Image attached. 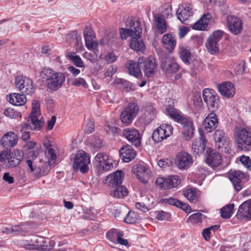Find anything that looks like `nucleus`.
Segmentation results:
<instances>
[{
  "label": "nucleus",
  "instance_id": "24",
  "mask_svg": "<svg viewBox=\"0 0 251 251\" xmlns=\"http://www.w3.org/2000/svg\"><path fill=\"white\" fill-rule=\"evenodd\" d=\"M18 140L17 134L14 132L9 131L3 135L0 140V144L6 149H11L16 146Z\"/></svg>",
  "mask_w": 251,
  "mask_h": 251
},
{
  "label": "nucleus",
  "instance_id": "9",
  "mask_svg": "<svg viewBox=\"0 0 251 251\" xmlns=\"http://www.w3.org/2000/svg\"><path fill=\"white\" fill-rule=\"evenodd\" d=\"M138 61L141 69L143 70L145 75L147 77L152 76L156 71L157 64L153 57H149L145 58L140 57Z\"/></svg>",
  "mask_w": 251,
  "mask_h": 251
},
{
  "label": "nucleus",
  "instance_id": "33",
  "mask_svg": "<svg viewBox=\"0 0 251 251\" xmlns=\"http://www.w3.org/2000/svg\"><path fill=\"white\" fill-rule=\"evenodd\" d=\"M212 21V15L209 13L204 14L201 18L193 25V28L196 30H204Z\"/></svg>",
  "mask_w": 251,
  "mask_h": 251
},
{
  "label": "nucleus",
  "instance_id": "1",
  "mask_svg": "<svg viewBox=\"0 0 251 251\" xmlns=\"http://www.w3.org/2000/svg\"><path fill=\"white\" fill-rule=\"evenodd\" d=\"M166 112L176 122L183 126L182 133L185 140H188L191 139L194 130L193 123L189 121L182 113L171 105L166 106Z\"/></svg>",
  "mask_w": 251,
  "mask_h": 251
},
{
  "label": "nucleus",
  "instance_id": "14",
  "mask_svg": "<svg viewBox=\"0 0 251 251\" xmlns=\"http://www.w3.org/2000/svg\"><path fill=\"white\" fill-rule=\"evenodd\" d=\"M31 243L25 244V248L28 250H37L39 251H47L50 248H48V240L42 237L34 236L30 240Z\"/></svg>",
  "mask_w": 251,
  "mask_h": 251
},
{
  "label": "nucleus",
  "instance_id": "58",
  "mask_svg": "<svg viewBox=\"0 0 251 251\" xmlns=\"http://www.w3.org/2000/svg\"><path fill=\"white\" fill-rule=\"evenodd\" d=\"M240 161L247 168L250 169L251 168V160L249 156L242 155L240 157Z\"/></svg>",
  "mask_w": 251,
  "mask_h": 251
},
{
  "label": "nucleus",
  "instance_id": "26",
  "mask_svg": "<svg viewBox=\"0 0 251 251\" xmlns=\"http://www.w3.org/2000/svg\"><path fill=\"white\" fill-rule=\"evenodd\" d=\"M217 87L219 93L226 98H232L235 94V88L230 82L226 81L219 84Z\"/></svg>",
  "mask_w": 251,
  "mask_h": 251
},
{
  "label": "nucleus",
  "instance_id": "23",
  "mask_svg": "<svg viewBox=\"0 0 251 251\" xmlns=\"http://www.w3.org/2000/svg\"><path fill=\"white\" fill-rule=\"evenodd\" d=\"M123 134L132 145L135 147H138L140 145L141 136L137 129L127 128L123 130Z\"/></svg>",
  "mask_w": 251,
  "mask_h": 251
},
{
  "label": "nucleus",
  "instance_id": "57",
  "mask_svg": "<svg viewBox=\"0 0 251 251\" xmlns=\"http://www.w3.org/2000/svg\"><path fill=\"white\" fill-rule=\"evenodd\" d=\"M118 232L116 229H112L107 232L106 237L108 240L114 242L116 240L117 234Z\"/></svg>",
  "mask_w": 251,
  "mask_h": 251
},
{
  "label": "nucleus",
  "instance_id": "53",
  "mask_svg": "<svg viewBox=\"0 0 251 251\" xmlns=\"http://www.w3.org/2000/svg\"><path fill=\"white\" fill-rule=\"evenodd\" d=\"M161 201L163 204H169L170 205L176 206V207H177L178 204L180 203V201L179 200L172 197L163 199L161 200Z\"/></svg>",
  "mask_w": 251,
  "mask_h": 251
},
{
  "label": "nucleus",
  "instance_id": "29",
  "mask_svg": "<svg viewBox=\"0 0 251 251\" xmlns=\"http://www.w3.org/2000/svg\"><path fill=\"white\" fill-rule=\"evenodd\" d=\"M120 155L125 162L128 163L135 158L136 151L129 145L122 147L119 151Z\"/></svg>",
  "mask_w": 251,
  "mask_h": 251
},
{
  "label": "nucleus",
  "instance_id": "44",
  "mask_svg": "<svg viewBox=\"0 0 251 251\" xmlns=\"http://www.w3.org/2000/svg\"><path fill=\"white\" fill-rule=\"evenodd\" d=\"M67 57L77 67L84 68L85 64L79 56L76 54L74 52L70 51L68 52Z\"/></svg>",
  "mask_w": 251,
  "mask_h": 251
},
{
  "label": "nucleus",
  "instance_id": "39",
  "mask_svg": "<svg viewBox=\"0 0 251 251\" xmlns=\"http://www.w3.org/2000/svg\"><path fill=\"white\" fill-rule=\"evenodd\" d=\"M126 65L130 75L136 77H138L142 75L141 67L139 64L138 61V63H136L134 61L129 60L127 62Z\"/></svg>",
  "mask_w": 251,
  "mask_h": 251
},
{
  "label": "nucleus",
  "instance_id": "12",
  "mask_svg": "<svg viewBox=\"0 0 251 251\" xmlns=\"http://www.w3.org/2000/svg\"><path fill=\"white\" fill-rule=\"evenodd\" d=\"M173 128L170 125L163 124L157 128L152 133V138L156 143H159L170 136L173 133Z\"/></svg>",
  "mask_w": 251,
  "mask_h": 251
},
{
  "label": "nucleus",
  "instance_id": "45",
  "mask_svg": "<svg viewBox=\"0 0 251 251\" xmlns=\"http://www.w3.org/2000/svg\"><path fill=\"white\" fill-rule=\"evenodd\" d=\"M234 207V204H228L221 208L222 217L225 219H228L231 217L233 214Z\"/></svg>",
  "mask_w": 251,
  "mask_h": 251
},
{
  "label": "nucleus",
  "instance_id": "54",
  "mask_svg": "<svg viewBox=\"0 0 251 251\" xmlns=\"http://www.w3.org/2000/svg\"><path fill=\"white\" fill-rule=\"evenodd\" d=\"M91 145L96 148H100L102 147V141L98 137L93 136L89 139Z\"/></svg>",
  "mask_w": 251,
  "mask_h": 251
},
{
  "label": "nucleus",
  "instance_id": "7",
  "mask_svg": "<svg viewBox=\"0 0 251 251\" xmlns=\"http://www.w3.org/2000/svg\"><path fill=\"white\" fill-rule=\"evenodd\" d=\"M139 111L136 103H128L121 112L120 119L123 123L128 125L132 122Z\"/></svg>",
  "mask_w": 251,
  "mask_h": 251
},
{
  "label": "nucleus",
  "instance_id": "30",
  "mask_svg": "<svg viewBox=\"0 0 251 251\" xmlns=\"http://www.w3.org/2000/svg\"><path fill=\"white\" fill-rule=\"evenodd\" d=\"M40 108V102L37 100H33L32 103V111L29 119L27 121L35 124L40 122L41 126H42L43 122L41 119H39L41 114Z\"/></svg>",
  "mask_w": 251,
  "mask_h": 251
},
{
  "label": "nucleus",
  "instance_id": "34",
  "mask_svg": "<svg viewBox=\"0 0 251 251\" xmlns=\"http://www.w3.org/2000/svg\"><path fill=\"white\" fill-rule=\"evenodd\" d=\"M141 34L139 35H135L129 41V45L131 49L137 52H142L145 49V46L142 39L141 38Z\"/></svg>",
  "mask_w": 251,
  "mask_h": 251
},
{
  "label": "nucleus",
  "instance_id": "17",
  "mask_svg": "<svg viewBox=\"0 0 251 251\" xmlns=\"http://www.w3.org/2000/svg\"><path fill=\"white\" fill-rule=\"evenodd\" d=\"M132 173L135 174L140 182L147 183L151 177V172L146 165L140 164L134 166L132 168Z\"/></svg>",
  "mask_w": 251,
  "mask_h": 251
},
{
  "label": "nucleus",
  "instance_id": "25",
  "mask_svg": "<svg viewBox=\"0 0 251 251\" xmlns=\"http://www.w3.org/2000/svg\"><path fill=\"white\" fill-rule=\"evenodd\" d=\"M227 24L229 30L234 34L240 33L242 28L241 20L236 17L228 16L227 18Z\"/></svg>",
  "mask_w": 251,
  "mask_h": 251
},
{
  "label": "nucleus",
  "instance_id": "43",
  "mask_svg": "<svg viewBox=\"0 0 251 251\" xmlns=\"http://www.w3.org/2000/svg\"><path fill=\"white\" fill-rule=\"evenodd\" d=\"M114 188L111 195L115 198H123L128 195V191L124 185H120Z\"/></svg>",
  "mask_w": 251,
  "mask_h": 251
},
{
  "label": "nucleus",
  "instance_id": "49",
  "mask_svg": "<svg viewBox=\"0 0 251 251\" xmlns=\"http://www.w3.org/2000/svg\"><path fill=\"white\" fill-rule=\"evenodd\" d=\"M85 46L88 50H95L98 47V43L94 40L93 35L84 37Z\"/></svg>",
  "mask_w": 251,
  "mask_h": 251
},
{
  "label": "nucleus",
  "instance_id": "51",
  "mask_svg": "<svg viewBox=\"0 0 251 251\" xmlns=\"http://www.w3.org/2000/svg\"><path fill=\"white\" fill-rule=\"evenodd\" d=\"M116 83L123 85L124 89L127 92H130L133 90L132 83L125 79L118 78L116 80Z\"/></svg>",
  "mask_w": 251,
  "mask_h": 251
},
{
  "label": "nucleus",
  "instance_id": "18",
  "mask_svg": "<svg viewBox=\"0 0 251 251\" xmlns=\"http://www.w3.org/2000/svg\"><path fill=\"white\" fill-rule=\"evenodd\" d=\"M206 163L213 168L219 166L222 162L220 154L212 149L208 148L206 151Z\"/></svg>",
  "mask_w": 251,
  "mask_h": 251
},
{
  "label": "nucleus",
  "instance_id": "41",
  "mask_svg": "<svg viewBox=\"0 0 251 251\" xmlns=\"http://www.w3.org/2000/svg\"><path fill=\"white\" fill-rule=\"evenodd\" d=\"M18 153L17 155L16 152L9 154L7 157L8 163L6 165L8 167L13 168L18 165L22 159V155L19 151L16 152Z\"/></svg>",
  "mask_w": 251,
  "mask_h": 251
},
{
  "label": "nucleus",
  "instance_id": "21",
  "mask_svg": "<svg viewBox=\"0 0 251 251\" xmlns=\"http://www.w3.org/2000/svg\"><path fill=\"white\" fill-rule=\"evenodd\" d=\"M124 177V174L121 170H117L109 175L105 180V184L112 187L121 185Z\"/></svg>",
  "mask_w": 251,
  "mask_h": 251
},
{
  "label": "nucleus",
  "instance_id": "20",
  "mask_svg": "<svg viewBox=\"0 0 251 251\" xmlns=\"http://www.w3.org/2000/svg\"><path fill=\"white\" fill-rule=\"evenodd\" d=\"M236 216L239 220H251V199L245 201L239 206Z\"/></svg>",
  "mask_w": 251,
  "mask_h": 251
},
{
  "label": "nucleus",
  "instance_id": "28",
  "mask_svg": "<svg viewBox=\"0 0 251 251\" xmlns=\"http://www.w3.org/2000/svg\"><path fill=\"white\" fill-rule=\"evenodd\" d=\"M193 14V9L190 6L180 5L176 11L177 19L184 23L189 20Z\"/></svg>",
  "mask_w": 251,
  "mask_h": 251
},
{
  "label": "nucleus",
  "instance_id": "36",
  "mask_svg": "<svg viewBox=\"0 0 251 251\" xmlns=\"http://www.w3.org/2000/svg\"><path fill=\"white\" fill-rule=\"evenodd\" d=\"M206 139L204 135L200 133V137L198 140L195 141L192 144V150L194 153L199 154L202 153L205 149Z\"/></svg>",
  "mask_w": 251,
  "mask_h": 251
},
{
  "label": "nucleus",
  "instance_id": "62",
  "mask_svg": "<svg viewBox=\"0 0 251 251\" xmlns=\"http://www.w3.org/2000/svg\"><path fill=\"white\" fill-rule=\"evenodd\" d=\"M116 71L117 68L114 65H111L108 68L104 74V75L105 76L112 77L113 75L116 72Z\"/></svg>",
  "mask_w": 251,
  "mask_h": 251
},
{
  "label": "nucleus",
  "instance_id": "56",
  "mask_svg": "<svg viewBox=\"0 0 251 251\" xmlns=\"http://www.w3.org/2000/svg\"><path fill=\"white\" fill-rule=\"evenodd\" d=\"M4 114L10 118H16L19 115L18 113L14 109L10 108H6L4 111Z\"/></svg>",
  "mask_w": 251,
  "mask_h": 251
},
{
  "label": "nucleus",
  "instance_id": "55",
  "mask_svg": "<svg viewBox=\"0 0 251 251\" xmlns=\"http://www.w3.org/2000/svg\"><path fill=\"white\" fill-rule=\"evenodd\" d=\"M117 59V56L113 52H107L103 57L105 61L108 64L114 62Z\"/></svg>",
  "mask_w": 251,
  "mask_h": 251
},
{
  "label": "nucleus",
  "instance_id": "63",
  "mask_svg": "<svg viewBox=\"0 0 251 251\" xmlns=\"http://www.w3.org/2000/svg\"><path fill=\"white\" fill-rule=\"evenodd\" d=\"M123 234L118 232L117 234L116 240L117 242L121 245L126 246L128 244V241L127 240L122 238Z\"/></svg>",
  "mask_w": 251,
  "mask_h": 251
},
{
  "label": "nucleus",
  "instance_id": "47",
  "mask_svg": "<svg viewBox=\"0 0 251 251\" xmlns=\"http://www.w3.org/2000/svg\"><path fill=\"white\" fill-rule=\"evenodd\" d=\"M205 218V216L201 213H194L189 217L187 221L192 224L201 223Z\"/></svg>",
  "mask_w": 251,
  "mask_h": 251
},
{
  "label": "nucleus",
  "instance_id": "42",
  "mask_svg": "<svg viewBox=\"0 0 251 251\" xmlns=\"http://www.w3.org/2000/svg\"><path fill=\"white\" fill-rule=\"evenodd\" d=\"M154 23L156 25L157 30L160 34H163L167 30L166 23L162 15L156 14L154 15Z\"/></svg>",
  "mask_w": 251,
  "mask_h": 251
},
{
  "label": "nucleus",
  "instance_id": "16",
  "mask_svg": "<svg viewBox=\"0 0 251 251\" xmlns=\"http://www.w3.org/2000/svg\"><path fill=\"white\" fill-rule=\"evenodd\" d=\"M214 138L219 149L224 148L228 152L231 145L229 137L222 130L218 129L214 132Z\"/></svg>",
  "mask_w": 251,
  "mask_h": 251
},
{
  "label": "nucleus",
  "instance_id": "48",
  "mask_svg": "<svg viewBox=\"0 0 251 251\" xmlns=\"http://www.w3.org/2000/svg\"><path fill=\"white\" fill-rule=\"evenodd\" d=\"M30 229V226L28 223H24L20 225H16L12 227L13 233H22L27 232Z\"/></svg>",
  "mask_w": 251,
  "mask_h": 251
},
{
  "label": "nucleus",
  "instance_id": "3",
  "mask_svg": "<svg viewBox=\"0 0 251 251\" xmlns=\"http://www.w3.org/2000/svg\"><path fill=\"white\" fill-rule=\"evenodd\" d=\"M236 139L238 147L244 151H251V129L242 127L236 132Z\"/></svg>",
  "mask_w": 251,
  "mask_h": 251
},
{
  "label": "nucleus",
  "instance_id": "59",
  "mask_svg": "<svg viewBox=\"0 0 251 251\" xmlns=\"http://www.w3.org/2000/svg\"><path fill=\"white\" fill-rule=\"evenodd\" d=\"M72 84L75 86H82L84 88H86L87 86V83L85 80L82 78H78L75 79L73 82Z\"/></svg>",
  "mask_w": 251,
  "mask_h": 251
},
{
  "label": "nucleus",
  "instance_id": "27",
  "mask_svg": "<svg viewBox=\"0 0 251 251\" xmlns=\"http://www.w3.org/2000/svg\"><path fill=\"white\" fill-rule=\"evenodd\" d=\"M218 118L216 114L212 112L208 114L203 122L204 129L207 132H211L217 126Z\"/></svg>",
  "mask_w": 251,
  "mask_h": 251
},
{
  "label": "nucleus",
  "instance_id": "31",
  "mask_svg": "<svg viewBox=\"0 0 251 251\" xmlns=\"http://www.w3.org/2000/svg\"><path fill=\"white\" fill-rule=\"evenodd\" d=\"M142 117L144 119L146 123H150L156 117V110L152 105L147 104L143 106L142 109Z\"/></svg>",
  "mask_w": 251,
  "mask_h": 251
},
{
  "label": "nucleus",
  "instance_id": "32",
  "mask_svg": "<svg viewBox=\"0 0 251 251\" xmlns=\"http://www.w3.org/2000/svg\"><path fill=\"white\" fill-rule=\"evenodd\" d=\"M41 126L40 122L35 124L26 121L25 123L22 125L21 132L22 134V138L23 140L25 141L29 139V132L27 130H35L39 128Z\"/></svg>",
  "mask_w": 251,
  "mask_h": 251
},
{
  "label": "nucleus",
  "instance_id": "8",
  "mask_svg": "<svg viewBox=\"0 0 251 251\" xmlns=\"http://www.w3.org/2000/svg\"><path fill=\"white\" fill-rule=\"evenodd\" d=\"M90 163L89 156L84 151H79L75 155L73 167L75 170H79L82 173H85L88 171Z\"/></svg>",
  "mask_w": 251,
  "mask_h": 251
},
{
  "label": "nucleus",
  "instance_id": "61",
  "mask_svg": "<svg viewBox=\"0 0 251 251\" xmlns=\"http://www.w3.org/2000/svg\"><path fill=\"white\" fill-rule=\"evenodd\" d=\"M193 104L196 107H200L202 104V100L200 94H195L193 97Z\"/></svg>",
  "mask_w": 251,
  "mask_h": 251
},
{
  "label": "nucleus",
  "instance_id": "40",
  "mask_svg": "<svg viewBox=\"0 0 251 251\" xmlns=\"http://www.w3.org/2000/svg\"><path fill=\"white\" fill-rule=\"evenodd\" d=\"M183 195L190 202L195 203L200 197V192L196 188H189L183 191Z\"/></svg>",
  "mask_w": 251,
  "mask_h": 251
},
{
  "label": "nucleus",
  "instance_id": "5",
  "mask_svg": "<svg viewBox=\"0 0 251 251\" xmlns=\"http://www.w3.org/2000/svg\"><path fill=\"white\" fill-rule=\"evenodd\" d=\"M15 83L16 88L23 94L31 95L35 92L33 81L28 77L18 76L15 78Z\"/></svg>",
  "mask_w": 251,
  "mask_h": 251
},
{
  "label": "nucleus",
  "instance_id": "35",
  "mask_svg": "<svg viewBox=\"0 0 251 251\" xmlns=\"http://www.w3.org/2000/svg\"><path fill=\"white\" fill-rule=\"evenodd\" d=\"M26 163L30 173H33L36 176H40L46 173V169L41 168L40 164H37L34 159H27Z\"/></svg>",
  "mask_w": 251,
  "mask_h": 251
},
{
  "label": "nucleus",
  "instance_id": "46",
  "mask_svg": "<svg viewBox=\"0 0 251 251\" xmlns=\"http://www.w3.org/2000/svg\"><path fill=\"white\" fill-rule=\"evenodd\" d=\"M139 219V217L136 212L133 211H129L124 219V222L127 224H133L137 223Z\"/></svg>",
  "mask_w": 251,
  "mask_h": 251
},
{
  "label": "nucleus",
  "instance_id": "37",
  "mask_svg": "<svg viewBox=\"0 0 251 251\" xmlns=\"http://www.w3.org/2000/svg\"><path fill=\"white\" fill-rule=\"evenodd\" d=\"M7 100L16 106L24 105L26 101L25 94L13 93L7 96Z\"/></svg>",
  "mask_w": 251,
  "mask_h": 251
},
{
  "label": "nucleus",
  "instance_id": "52",
  "mask_svg": "<svg viewBox=\"0 0 251 251\" xmlns=\"http://www.w3.org/2000/svg\"><path fill=\"white\" fill-rule=\"evenodd\" d=\"M180 57L185 63H188L191 58V53L189 50L186 48H182L180 51Z\"/></svg>",
  "mask_w": 251,
  "mask_h": 251
},
{
  "label": "nucleus",
  "instance_id": "2",
  "mask_svg": "<svg viewBox=\"0 0 251 251\" xmlns=\"http://www.w3.org/2000/svg\"><path fill=\"white\" fill-rule=\"evenodd\" d=\"M43 81H45L48 88L56 91L61 87L65 80L64 75L60 72H55L50 68H44L40 73Z\"/></svg>",
  "mask_w": 251,
  "mask_h": 251
},
{
  "label": "nucleus",
  "instance_id": "38",
  "mask_svg": "<svg viewBox=\"0 0 251 251\" xmlns=\"http://www.w3.org/2000/svg\"><path fill=\"white\" fill-rule=\"evenodd\" d=\"M162 43L163 47L169 51H172L176 46V40L171 34H165L162 39Z\"/></svg>",
  "mask_w": 251,
  "mask_h": 251
},
{
  "label": "nucleus",
  "instance_id": "60",
  "mask_svg": "<svg viewBox=\"0 0 251 251\" xmlns=\"http://www.w3.org/2000/svg\"><path fill=\"white\" fill-rule=\"evenodd\" d=\"M164 10L162 11V17H165L168 18L170 15H172V6L168 4H165L163 6Z\"/></svg>",
  "mask_w": 251,
  "mask_h": 251
},
{
  "label": "nucleus",
  "instance_id": "10",
  "mask_svg": "<svg viewBox=\"0 0 251 251\" xmlns=\"http://www.w3.org/2000/svg\"><path fill=\"white\" fill-rule=\"evenodd\" d=\"M224 32L218 30L215 31L208 37L206 43L207 51L211 54L215 55L219 52L218 42L222 38Z\"/></svg>",
  "mask_w": 251,
  "mask_h": 251
},
{
  "label": "nucleus",
  "instance_id": "15",
  "mask_svg": "<svg viewBox=\"0 0 251 251\" xmlns=\"http://www.w3.org/2000/svg\"><path fill=\"white\" fill-rule=\"evenodd\" d=\"M175 164L179 169H187L193 164L192 157L186 152H180L176 155Z\"/></svg>",
  "mask_w": 251,
  "mask_h": 251
},
{
  "label": "nucleus",
  "instance_id": "64",
  "mask_svg": "<svg viewBox=\"0 0 251 251\" xmlns=\"http://www.w3.org/2000/svg\"><path fill=\"white\" fill-rule=\"evenodd\" d=\"M119 129L118 127L111 126L109 123H106L105 125V129L107 132L116 133L118 132Z\"/></svg>",
  "mask_w": 251,
  "mask_h": 251
},
{
  "label": "nucleus",
  "instance_id": "50",
  "mask_svg": "<svg viewBox=\"0 0 251 251\" xmlns=\"http://www.w3.org/2000/svg\"><path fill=\"white\" fill-rule=\"evenodd\" d=\"M45 152L47 156L49 158V164L50 165L54 164L56 158V154L54 150L51 148H47Z\"/></svg>",
  "mask_w": 251,
  "mask_h": 251
},
{
  "label": "nucleus",
  "instance_id": "4",
  "mask_svg": "<svg viewBox=\"0 0 251 251\" xmlns=\"http://www.w3.org/2000/svg\"><path fill=\"white\" fill-rule=\"evenodd\" d=\"M126 26V28L120 29V34L122 39H126L128 36L132 38L133 36L139 35L142 33L140 23L135 19H127Z\"/></svg>",
  "mask_w": 251,
  "mask_h": 251
},
{
  "label": "nucleus",
  "instance_id": "22",
  "mask_svg": "<svg viewBox=\"0 0 251 251\" xmlns=\"http://www.w3.org/2000/svg\"><path fill=\"white\" fill-rule=\"evenodd\" d=\"M161 67L166 73L168 74L176 73L179 69V66L175 59L168 55L165 56L163 59Z\"/></svg>",
  "mask_w": 251,
  "mask_h": 251
},
{
  "label": "nucleus",
  "instance_id": "19",
  "mask_svg": "<svg viewBox=\"0 0 251 251\" xmlns=\"http://www.w3.org/2000/svg\"><path fill=\"white\" fill-rule=\"evenodd\" d=\"M228 176L235 189L237 191L241 190L243 186L241 179L245 177L246 174L240 170H231L228 172Z\"/></svg>",
  "mask_w": 251,
  "mask_h": 251
},
{
  "label": "nucleus",
  "instance_id": "13",
  "mask_svg": "<svg viewBox=\"0 0 251 251\" xmlns=\"http://www.w3.org/2000/svg\"><path fill=\"white\" fill-rule=\"evenodd\" d=\"M180 183V178L177 175H171L167 177H158L156 184L164 189H171L177 187Z\"/></svg>",
  "mask_w": 251,
  "mask_h": 251
},
{
  "label": "nucleus",
  "instance_id": "6",
  "mask_svg": "<svg viewBox=\"0 0 251 251\" xmlns=\"http://www.w3.org/2000/svg\"><path fill=\"white\" fill-rule=\"evenodd\" d=\"M94 163L97 167L105 171L114 168L117 165L115 161L104 152H99L96 155Z\"/></svg>",
  "mask_w": 251,
  "mask_h": 251
},
{
  "label": "nucleus",
  "instance_id": "11",
  "mask_svg": "<svg viewBox=\"0 0 251 251\" xmlns=\"http://www.w3.org/2000/svg\"><path fill=\"white\" fill-rule=\"evenodd\" d=\"M203 99L209 109L212 111L217 110L219 105V98L212 89H204L203 91Z\"/></svg>",
  "mask_w": 251,
  "mask_h": 251
}]
</instances>
